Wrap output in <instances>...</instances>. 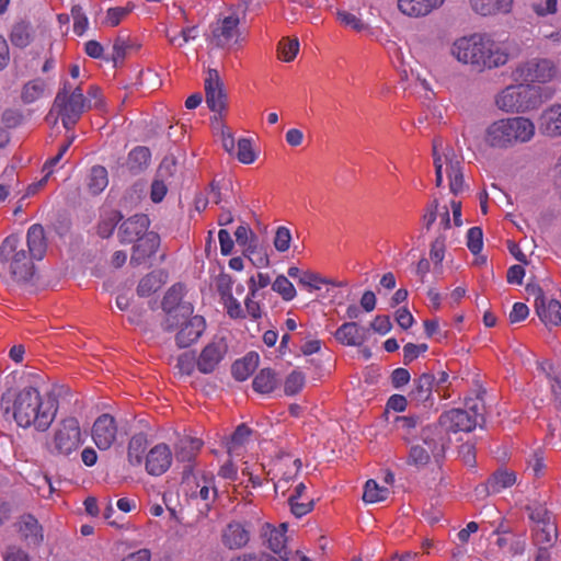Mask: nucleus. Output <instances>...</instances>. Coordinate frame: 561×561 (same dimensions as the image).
<instances>
[{
  "mask_svg": "<svg viewBox=\"0 0 561 561\" xmlns=\"http://www.w3.org/2000/svg\"><path fill=\"white\" fill-rule=\"evenodd\" d=\"M47 240L41 225H32L26 232V243L18 236L7 237L0 245V276L5 282L26 284L35 275V261L44 259Z\"/></svg>",
  "mask_w": 561,
  "mask_h": 561,
  "instance_id": "f257e3e1",
  "label": "nucleus"
},
{
  "mask_svg": "<svg viewBox=\"0 0 561 561\" xmlns=\"http://www.w3.org/2000/svg\"><path fill=\"white\" fill-rule=\"evenodd\" d=\"M1 409L5 414L11 413L18 426H33L45 432L54 422L58 405L55 399L45 398L37 388L27 386L19 391L9 389L3 392Z\"/></svg>",
  "mask_w": 561,
  "mask_h": 561,
  "instance_id": "f03ea898",
  "label": "nucleus"
},
{
  "mask_svg": "<svg viewBox=\"0 0 561 561\" xmlns=\"http://www.w3.org/2000/svg\"><path fill=\"white\" fill-rule=\"evenodd\" d=\"M450 54L457 61L478 72L501 68L511 59L507 45L488 33H472L457 38Z\"/></svg>",
  "mask_w": 561,
  "mask_h": 561,
  "instance_id": "7ed1b4c3",
  "label": "nucleus"
},
{
  "mask_svg": "<svg viewBox=\"0 0 561 561\" xmlns=\"http://www.w3.org/2000/svg\"><path fill=\"white\" fill-rule=\"evenodd\" d=\"M535 134L536 126L530 118L506 117L494 121L486 127L484 141L494 149H510L531 141Z\"/></svg>",
  "mask_w": 561,
  "mask_h": 561,
  "instance_id": "20e7f679",
  "label": "nucleus"
},
{
  "mask_svg": "<svg viewBox=\"0 0 561 561\" xmlns=\"http://www.w3.org/2000/svg\"><path fill=\"white\" fill-rule=\"evenodd\" d=\"M541 94L542 89L535 84H511L495 95V105L505 113H526L542 103Z\"/></svg>",
  "mask_w": 561,
  "mask_h": 561,
  "instance_id": "39448f33",
  "label": "nucleus"
},
{
  "mask_svg": "<svg viewBox=\"0 0 561 561\" xmlns=\"http://www.w3.org/2000/svg\"><path fill=\"white\" fill-rule=\"evenodd\" d=\"M90 103L91 101L83 95L79 85L73 87L70 82L64 81L56 94L50 113L56 112L62 126L70 130L79 122L85 110L91 107Z\"/></svg>",
  "mask_w": 561,
  "mask_h": 561,
  "instance_id": "423d86ee",
  "label": "nucleus"
},
{
  "mask_svg": "<svg viewBox=\"0 0 561 561\" xmlns=\"http://www.w3.org/2000/svg\"><path fill=\"white\" fill-rule=\"evenodd\" d=\"M433 158L436 186H442L443 173L445 172L449 181L450 192L455 195L463 192L465 182L461 157L453 148H443V144L435 140L433 144Z\"/></svg>",
  "mask_w": 561,
  "mask_h": 561,
  "instance_id": "0eeeda50",
  "label": "nucleus"
},
{
  "mask_svg": "<svg viewBox=\"0 0 561 561\" xmlns=\"http://www.w3.org/2000/svg\"><path fill=\"white\" fill-rule=\"evenodd\" d=\"M83 443L79 421L76 417H66L58 423L46 446L50 455L70 458L78 454Z\"/></svg>",
  "mask_w": 561,
  "mask_h": 561,
  "instance_id": "6e6552de",
  "label": "nucleus"
},
{
  "mask_svg": "<svg viewBox=\"0 0 561 561\" xmlns=\"http://www.w3.org/2000/svg\"><path fill=\"white\" fill-rule=\"evenodd\" d=\"M410 444L408 462L415 467L426 466L431 457L438 461L446 449V439L436 425L421 427L420 442Z\"/></svg>",
  "mask_w": 561,
  "mask_h": 561,
  "instance_id": "1a4fd4ad",
  "label": "nucleus"
},
{
  "mask_svg": "<svg viewBox=\"0 0 561 561\" xmlns=\"http://www.w3.org/2000/svg\"><path fill=\"white\" fill-rule=\"evenodd\" d=\"M560 75L558 64L547 57H534L523 60L516 65L512 71V77L516 82L526 84L550 83Z\"/></svg>",
  "mask_w": 561,
  "mask_h": 561,
  "instance_id": "9d476101",
  "label": "nucleus"
},
{
  "mask_svg": "<svg viewBox=\"0 0 561 561\" xmlns=\"http://www.w3.org/2000/svg\"><path fill=\"white\" fill-rule=\"evenodd\" d=\"M484 404L479 398H470L465 402V409H451L439 416V425L446 431L471 432L483 420Z\"/></svg>",
  "mask_w": 561,
  "mask_h": 561,
  "instance_id": "9b49d317",
  "label": "nucleus"
},
{
  "mask_svg": "<svg viewBox=\"0 0 561 561\" xmlns=\"http://www.w3.org/2000/svg\"><path fill=\"white\" fill-rule=\"evenodd\" d=\"M526 511L531 522L533 543L536 547L551 548L558 538V527L552 512L540 503L527 505Z\"/></svg>",
  "mask_w": 561,
  "mask_h": 561,
  "instance_id": "f8f14e48",
  "label": "nucleus"
},
{
  "mask_svg": "<svg viewBox=\"0 0 561 561\" xmlns=\"http://www.w3.org/2000/svg\"><path fill=\"white\" fill-rule=\"evenodd\" d=\"M209 28V44L217 48L230 49L241 42L240 18L236 12L219 15Z\"/></svg>",
  "mask_w": 561,
  "mask_h": 561,
  "instance_id": "ddd939ff",
  "label": "nucleus"
},
{
  "mask_svg": "<svg viewBox=\"0 0 561 561\" xmlns=\"http://www.w3.org/2000/svg\"><path fill=\"white\" fill-rule=\"evenodd\" d=\"M183 291L184 288L182 285H174L167 291L162 300V308L167 313L164 327L168 331L175 330L180 324V317L187 318L194 311L190 302L182 301Z\"/></svg>",
  "mask_w": 561,
  "mask_h": 561,
  "instance_id": "4468645a",
  "label": "nucleus"
},
{
  "mask_svg": "<svg viewBox=\"0 0 561 561\" xmlns=\"http://www.w3.org/2000/svg\"><path fill=\"white\" fill-rule=\"evenodd\" d=\"M118 428L114 416L108 413L101 414L93 423L92 439L101 450H107L117 438Z\"/></svg>",
  "mask_w": 561,
  "mask_h": 561,
  "instance_id": "2eb2a0df",
  "label": "nucleus"
},
{
  "mask_svg": "<svg viewBox=\"0 0 561 561\" xmlns=\"http://www.w3.org/2000/svg\"><path fill=\"white\" fill-rule=\"evenodd\" d=\"M534 295L536 312L546 325L561 324V304L556 299H547L540 287H527Z\"/></svg>",
  "mask_w": 561,
  "mask_h": 561,
  "instance_id": "dca6fc26",
  "label": "nucleus"
},
{
  "mask_svg": "<svg viewBox=\"0 0 561 561\" xmlns=\"http://www.w3.org/2000/svg\"><path fill=\"white\" fill-rule=\"evenodd\" d=\"M180 324L175 328L179 329L175 341L180 347H187L195 343L205 330V320L201 316H188L187 318H179Z\"/></svg>",
  "mask_w": 561,
  "mask_h": 561,
  "instance_id": "f3484780",
  "label": "nucleus"
},
{
  "mask_svg": "<svg viewBox=\"0 0 561 561\" xmlns=\"http://www.w3.org/2000/svg\"><path fill=\"white\" fill-rule=\"evenodd\" d=\"M227 353V345L222 340L208 343L197 358V369L203 374L213 373Z\"/></svg>",
  "mask_w": 561,
  "mask_h": 561,
  "instance_id": "a211bd4d",
  "label": "nucleus"
},
{
  "mask_svg": "<svg viewBox=\"0 0 561 561\" xmlns=\"http://www.w3.org/2000/svg\"><path fill=\"white\" fill-rule=\"evenodd\" d=\"M206 103L214 112H220L226 106L224 84L216 69H209L205 78Z\"/></svg>",
  "mask_w": 561,
  "mask_h": 561,
  "instance_id": "6ab92c4d",
  "label": "nucleus"
},
{
  "mask_svg": "<svg viewBox=\"0 0 561 561\" xmlns=\"http://www.w3.org/2000/svg\"><path fill=\"white\" fill-rule=\"evenodd\" d=\"M150 220L147 215L138 214L125 220L118 230L122 243L139 242L148 232Z\"/></svg>",
  "mask_w": 561,
  "mask_h": 561,
  "instance_id": "aec40b11",
  "label": "nucleus"
},
{
  "mask_svg": "<svg viewBox=\"0 0 561 561\" xmlns=\"http://www.w3.org/2000/svg\"><path fill=\"white\" fill-rule=\"evenodd\" d=\"M172 463V451L165 444L152 447L146 456V470L151 476L163 474Z\"/></svg>",
  "mask_w": 561,
  "mask_h": 561,
  "instance_id": "412c9836",
  "label": "nucleus"
},
{
  "mask_svg": "<svg viewBox=\"0 0 561 561\" xmlns=\"http://www.w3.org/2000/svg\"><path fill=\"white\" fill-rule=\"evenodd\" d=\"M516 482V476L513 471L506 469L496 470L485 483L476 488L478 495H490L500 493L504 489L512 486Z\"/></svg>",
  "mask_w": 561,
  "mask_h": 561,
  "instance_id": "4be33fe9",
  "label": "nucleus"
},
{
  "mask_svg": "<svg viewBox=\"0 0 561 561\" xmlns=\"http://www.w3.org/2000/svg\"><path fill=\"white\" fill-rule=\"evenodd\" d=\"M538 128L543 136H561V104H553L543 110L538 118Z\"/></svg>",
  "mask_w": 561,
  "mask_h": 561,
  "instance_id": "5701e85b",
  "label": "nucleus"
},
{
  "mask_svg": "<svg viewBox=\"0 0 561 561\" xmlns=\"http://www.w3.org/2000/svg\"><path fill=\"white\" fill-rule=\"evenodd\" d=\"M445 0H397L399 11L409 18H423L440 8Z\"/></svg>",
  "mask_w": 561,
  "mask_h": 561,
  "instance_id": "b1692460",
  "label": "nucleus"
},
{
  "mask_svg": "<svg viewBox=\"0 0 561 561\" xmlns=\"http://www.w3.org/2000/svg\"><path fill=\"white\" fill-rule=\"evenodd\" d=\"M249 540L250 531L239 522H231L222 529L221 542L230 550L245 547Z\"/></svg>",
  "mask_w": 561,
  "mask_h": 561,
  "instance_id": "393cba45",
  "label": "nucleus"
},
{
  "mask_svg": "<svg viewBox=\"0 0 561 561\" xmlns=\"http://www.w3.org/2000/svg\"><path fill=\"white\" fill-rule=\"evenodd\" d=\"M368 330L354 321L345 322L335 331V339L343 345L360 346L367 340Z\"/></svg>",
  "mask_w": 561,
  "mask_h": 561,
  "instance_id": "a878e982",
  "label": "nucleus"
},
{
  "mask_svg": "<svg viewBox=\"0 0 561 561\" xmlns=\"http://www.w3.org/2000/svg\"><path fill=\"white\" fill-rule=\"evenodd\" d=\"M159 244L160 238L156 232L150 231L149 233L145 234L142 239H140L139 242H136L134 245L130 263L134 265L144 264L147 259L157 252Z\"/></svg>",
  "mask_w": 561,
  "mask_h": 561,
  "instance_id": "bb28decb",
  "label": "nucleus"
},
{
  "mask_svg": "<svg viewBox=\"0 0 561 561\" xmlns=\"http://www.w3.org/2000/svg\"><path fill=\"white\" fill-rule=\"evenodd\" d=\"M268 548L280 559L287 561L289 559L286 552V530L287 525L282 524L278 528L272 527L270 524L265 525Z\"/></svg>",
  "mask_w": 561,
  "mask_h": 561,
  "instance_id": "cd10ccee",
  "label": "nucleus"
},
{
  "mask_svg": "<svg viewBox=\"0 0 561 561\" xmlns=\"http://www.w3.org/2000/svg\"><path fill=\"white\" fill-rule=\"evenodd\" d=\"M472 10L483 16L508 13L514 0H469Z\"/></svg>",
  "mask_w": 561,
  "mask_h": 561,
  "instance_id": "c85d7f7f",
  "label": "nucleus"
},
{
  "mask_svg": "<svg viewBox=\"0 0 561 561\" xmlns=\"http://www.w3.org/2000/svg\"><path fill=\"white\" fill-rule=\"evenodd\" d=\"M203 446L199 438L190 436L181 437L175 445V458L179 461L191 462Z\"/></svg>",
  "mask_w": 561,
  "mask_h": 561,
  "instance_id": "c756f323",
  "label": "nucleus"
},
{
  "mask_svg": "<svg viewBox=\"0 0 561 561\" xmlns=\"http://www.w3.org/2000/svg\"><path fill=\"white\" fill-rule=\"evenodd\" d=\"M393 425L401 437L408 444H410L412 440H414L416 434L419 433L421 419L416 415L396 416L393 420Z\"/></svg>",
  "mask_w": 561,
  "mask_h": 561,
  "instance_id": "7c9ffc66",
  "label": "nucleus"
},
{
  "mask_svg": "<svg viewBox=\"0 0 561 561\" xmlns=\"http://www.w3.org/2000/svg\"><path fill=\"white\" fill-rule=\"evenodd\" d=\"M20 531L28 545L37 546L44 539L42 526L32 515H25L21 518Z\"/></svg>",
  "mask_w": 561,
  "mask_h": 561,
  "instance_id": "2f4dec72",
  "label": "nucleus"
},
{
  "mask_svg": "<svg viewBox=\"0 0 561 561\" xmlns=\"http://www.w3.org/2000/svg\"><path fill=\"white\" fill-rule=\"evenodd\" d=\"M259 360L260 357L256 353L251 352L247 354L243 358L233 363L231 367L232 376L239 381L248 379L259 366Z\"/></svg>",
  "mask_w": 561,
  "mask_h": 561,
  "instance_id": "473e14b6",
  "label": "nucleus"
},
{
  "mask_svg": "<svg viewBox=\"0 0 561 561\" xmlns=\"http://www.w3.org/2000/svg\"><path fill=\"white\" fill-rule=\"evenodd\" d=\"M108 185V173L103 165H93L87 176V187L92 195L101 194Z\"/></svg>",
  "mask_w": 561,
  "mask_h": 561,
  "instance_id": "72a5a7b5",
  "label": "nucleus"
},
{
  "mask_svg": "<svg viewBox=\"0 0 561 561\" xmlns=\"http://www.w3.org/2000/svg\"><path fill=\"white\" fill-rule=\"evenodd\" d=\"M434 377L431 374H422L413 381V388L409 393L411 400L422 403L427 401L432 396Z\"/></svg>",
  "mask_w": 561,
  "mask_h": 561,
  "instance_id": "f704fd0d",
  "label": "nucleus"
},
{
  "mask_svg": "<svg viewBox=\"0 0 561 561\" xmlns=\"http://www.w3.org/2000/svg\"><path fill=\"white\" fill-rule=\"evenodd\" d=\"M496 545L499 548L508 549V552L512 556H522L526 551L527 542L525 534H516L511 533L507 536H501L496 539Z\"/></svg>",
  "mask_w": 561,
  "mask_h": 561,
  "instance_id": "c9c22d12",
  "label": "nucleus"
},
{
  "mask_svg": "<svg viewBox=\"0 0 561 561\" xmlns=\"http://www.w3.org/2000/svg\"><path fill=\"white\" fill-rule=\"evenodd\" d=\"M277 377L276 374L270 369H262L253 379V389L260 393H270L277 386Z\"/></svg>",
  "mask_w": 561,
  "mask_h": 561,
  "instance_id": "e433bc0d",
  "label": "nucleus"
},
{
  "mask_svg": "<svg viewBox=\"0 0 561 561\" xmlns=\"http://www.w3.org/2000/svg\"><path fill=\"white\" fill-rule=\"evenodd\" d=\"M147 449V438L144 434L134 435L128 443L127 457L133 466H138L142 462V455Z\"/></svg>",
  "mask_w": 561,
  "mask_h": 561,
  "instance_id": "4c0bfd02",
  "label": "nucleus"
},
{
  "mask_svg": "<svg viewBox=\"0 0 561 561\" xmlns=\"http://www.w3.org/2000/svg\"><path fill=\"white\" fill-rule=\"evenodd\" d=\"M134 9L135 4L131 2H128L123 7L110 8L107 9L101 24L107 27H115L124 21L134 11Z\"/></svg>",
  "mask_w": 561,
  "mask_h": 561,
  "instance_id": "58836bf2",
  "label": "nucleus"
},
{
  "mask_svg": "<svg viewBox=\"0 0 561 561\" xmlns=\"http://www.w3.org/2000/svg\"><path fill=\"white\" fill-rule=\"evenodd\" d=\"M32 26L25 22L15 23L10 33L11 43L20 48H24L32 42Z\"/></svg>",
  "mask_w": 561,
  "mask_h": 561,
  "instance_id": "ea45409f",
  "label": "nucleus"
},
{
  "mask_svg": "<svg viewBox=\"0 0 561 561\" xmlns=\"http://www.w3.org/2000/svg\"><path fill=\"white\" fill-rule=\"evenodd\" d=\"M252 431L244 424L239 425L227 445L229 455H240V449L249 442Z\"/></svg>",
  "mask_w": 561,
  "mask_h": 561,
  "instance_id": "a19ab883",
  "label": "nucleus"
},
{
  "mask_svg": "<svg viewBox=\"0 0 561 561\" xmlns=\"http://www.w3.org/2000/svg\"><path fill=\"white\" fill-rule=\"evenodd\" d=\"M390 494L388 488L380 486L375 480H368L364 488L363 500L366 503L385 501Z\"/></svg>",
  "mask_w": 561,
  "mask_h": 561,
  "instance_id": "79ce46f5",
  "label": "nucleus"
},
{
  "mask_svg": "<svg viewBox=\"0 0 561 561\" xmlns=\"http://www.w3.org/2000/svg\"><path fill=\"white\" fill-rule=\"evenodd\" d=\"M45 82L42 79H34L24 84L21 98L24 103H33L38 100L45 91Z\"/></svg>",
  "mask_w": 561,
  "mask_h": 561,
  "instance_id": "37998d69",
  "label": "nucleus"
},
{
  "mask_svg": "<svg viewBox=\"0 0 561 561\" xmlns=\"http://www.w3.org/2000/svg\"><path fill=\"white\" fill-rule=\"evenodd\" d=\"M278 57L285 61L290 62L295 59L299 51L298 38L284 37L278 43Z\"/></svg>",
  "mask_w": 561,
  "mask_h": 561,
  "instance_id": "c03bdc74",
  "label": "nucleus"
},
{
  "mask_svg": "<svg viewBox=\"0 0 561 561\" xmlns=\"http://www.w3.org/2000/svg\"><path fill=\"white\" fill-rule=\"evenodd\" d=\"M337 19L343 25L356 32H367L369 35H373V31L369 25L351 12L340 11L337 12Z\"/></svg>",
  "mask_w": 561,
  "mask_h": 561,
  "instance_id": "a18cd8bd",
  "label": "nucleus"
},
{
  "mask_svg": "<svg viewBox=\"0 0 561 561\" xmlns=\"http://www.w3.org/2000/svg\"><path fill=\"white\" fill-rule=\"evenodd\" d=\"M274 291L278 293L284 300L290 301L296 296V289L294 285L284 275H279L272 284Z\"/></svg>",
  "mask_w": 561,
  "mask_h": 561,
  "instance_id": "49530a36",
  "label": "nucleus"
},
{
  "mask_svg": "<svg viewBox=\"0 0 561 561\" xmlns=\"http://www.w3.org/2000/svg\"><path fill=\"white\" fill-rule=\"evenodd\" d=\"M150 158L151 153L147 147H136L129 152L130 168L141 170L148 165Z\"/></svg>",
  "mask_w": 561,
  "mask_h": 561,
  "instance_id": "de8ad7c7",
  "label": "nucleus"
},
{
  "mask_svg": "<svg viewBox=\"0 0 561 561\" xmlns=\"http://www.w3.org/2000/svg\"><path fill=\"white\" fill-rule=\"evenodd\" d=\"M71 16L73 20V32L79 36L83 35L89 26L83 8L78 3H73L71 5Z\"/></svg>",
  "mask_w": 561,
  "mask_h": 561,
  "instance_id": "09e8293b",
  "label": "nucleus"
},
{
  "mask_svg": "<svg viewBox=\"0 0 561 561\" xmlns=\"http://www.w3.org/2000/svg\"><path fill=\"white\" fill-rule=\"evenodd\" d=\"M161 287V279L156 274H148L142 277L138 284L137 293L139 296L146 297L156 293Z\"/></svg>",
  "mask_w": 561,
  "mask_h": 561,
  "instance_id": "8fccbe9b",
  "label": "nucleus"
},
{
  "mask_svg": "<svg viewBox=\"0 0 561 561\" xmlns=\"http://www.w3.org/2000/svg\"><path fill=\"white\" fill-rule=\"evenodd\" d=\"M198 35L197 25L183 27L180 36L167 34L168 41L171 45L182 47L184 44L194 41Z\"/></svg>",
  "mask_w": 561,
  "mask_h": 561,
  "instance_id": "3c124183",
  "label": "nucleus"
},
{
  "mask_svg": "<svg viewBox=\"0 0 561 561\" xmlns=\"http://www.w3.org/2000/svg\"><path fill=\"white\" fill-rule=\"evenodd\" d=\"M237 158L241 163L250 164L255 161L256 154L253 151L250 139L241 138L237 144Z\"/></svg>",
  "mask_w": 561,
  "mask_h": 561,
  "instance_id": "603ef678",
  "label": "nucleus"
},
{
  "mask_svg": "<svg viewBox=\"0 0 561 561\" xmlns=\"http://www.w3.org/2000/svg\"><path fill=\"white\" fill-rule=\"evenodd\" d=\"M305 385V376L300 371L294 370L285 380L284 391L287 396L298 393Z\"/></svg>",
  "mask_w": 561,
  "mask_h": 561,
  "instance_id": "864d4df0",
  "label": "nucleus"
},
{
  "mask_svg": "<svg viewBox=\"0 0 561 561\" xmlns=\"http://www.w3.org/2000/svg\"><path fill=\"white\" fill-rule=\"evenodd\" d=\"M446 236L439 232L433 241L430 250V257L435 264H440L445 257Z\"/></svg>",
  "mask_w": 561,
  "mask_h": 561,
  "instance_id": "5fc2aeb1",
  "label": "nucleus"
},
{
  "mask_svg": "<svg viewBox=\"0 0 561 561\" xmlns=\"http://www.w3.org/2000/svg\"><path fill=\"white\" fill-rule=\"evenodd\" d=\"M291 233L290 230L280 226L276 229L273 244L278 252H286L290 248Z\"/></svg>",
  "mask_w": 561,
  "mask_h": 561,
  "instance_id": "6e6d98bb",
  "label": "nucleus"
},
{
  "mask_svg": "<svg viewBox=\"0 0 561 561\" xmlns=\"http://www.w3.org/2000/svg\"><path fill=\"white\" fill-rule=\"evenodd\" d=\"M483 233L481 228L472 227L467 233V247L473 253L478 254L483 247Z\"/></svg>",
  "mask_w": 561,
  "mask_h": 561,
  "instance_id": "4d7b16f0",
  "label": "nucleus"
},
{
  "mask_svg": "<svg viewBox=\"0 0 561 561\" xmlns=\"http://www.w3.org/2000/svg\"><path fill=\"white\" fill-rule=\"evenodd\" d=\"M118 220L119 216L117 213H112L110 216L102 219L98 226L99 236L102 238H108L113 233Z\"/></svg>",
  "mask_w": 561,
  "mask_h": 561,
  "instance_id": "13d9d810",
  "label": "nucleus"
},
{
  "mask_svg": "<svg viewBox=\"0 0 561 561\" xmlns=\"http://www.w3.org/2000/svg\"><path fill=\"white\" fill-rule=\"evenodd\" d=\"M271 284V277L266 273H257L249 279V293L252 297H257V291Z\"/></svg>",
  "mask_w": 561,
  "mask_h": 561,
  "instance_id": "bf43d9fd",
  "label": "nucleus"
},
{
  "mask_svg": "<svg viewBox=\"0 0 561 561\" xmlns=\"http://www.w3.org/2000/svg\"><path fill=\"white\" fill-rule=\"evenodd\" d=\"M546 465L542 454L539 451L534 453L527 461V470L530 471L534 477H540L543 474Z\"/></svg>",
  "mask_w": 561,
  "mask_h": 561,
  "instance_id": "052dcab7",
  "label": "nucleus"
},
{
  "mask_svg": "<svg viewBox=\"0 0 561 561\" xmlns=\"http://www.w3.org/2000/svg\"><path fill=\"white\" fill-rule=\"evenodd\" d=\"M176 169L175 158L173 156L164 157L161 161L157 176L163 180L171 178Z\"/></svg>",
  "mask_w": 561,
  "mask_h": 561,
  "instance_id": "680f3d73",
  "label": "nucleus"
},
{
  "mask_svg": "<svg viewBox=\"0 0 561 561\" xmlns=\"http://www.w3.org/2000/svg\"><path fill=\"white\" fill-rule=\"evenodd\" d=\"M325 283V279L321 278L318 274L312 272H302L299 279V284L314 290L320 289L321 285Z\"/></svg>",
  "mask_w": 561,
  "mask_h": 561,
  "instance_id": "e2e57ef3",
  "label": "nucleus"
},
{
  "mask_svg": "<svg viewBox=\"0 0 561 561\" xmlns=\"http://www.w3.org/2000/svg\"><path fill=\"white\" fill-rule=\"evenodd\" d=\"M196 362L197 359L193 354L183 353L178 357L176 367L179 368L180 373L191 375L196 366Z\"/></svg>",
  "mask_w": 561,
  "mask_h": 561,
  "instance_id": "0e129e2a",
  "label": "nucleus"
},
{
  "mask_svg": "<svg viewBox=\"0 0 561 561\" xmlns=\"http://www.w3.org/2000/svg\"><path fill=\"white\" fill-rule=\"evenodd\" d=\"M167 192H168V186L165 184V180L157 176V179L151 184V190H150L151 201L153 203H160L164 198Z\"/></svg>",
  "mask_w": 561,
  "mask_h": 561,
  "instance_id": "69168bd1",
  "label": "nucleus"
},
{
  "mask_svg": "<svg viewBox=\"0 0 561 561\" xmlns=\"http://www.w3.org/2000/svg\"><path fill=\"white\" fill-rule=\"evenodd\" d=\"M222 302L230 318H244V312L240 302L232 295L222 299Z\"/></svg>",
  "mask_w": 561,
  "mask_h": 561,
  "instance_id": "338daca9",
  "label": "nucleus"
},
{
  "mask_svg": "<svg viewBox=\"0 0 561 561\" xmlns=\"http://www.w3.org/2000/svg\"><path fill=\"white\" fill-rule=\"evenodd\" d=\"M3 561H31L26 551L18 546H9L3 552Z\"/></svg>",
  "mask_w": 561,
  "mask_h": 561,
  "instance_id": "774afa93",
  "label": "nucleus"
}]
</instances>
